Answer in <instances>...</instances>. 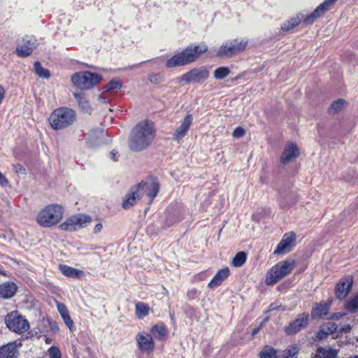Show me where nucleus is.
I'll use <instances>...</instances> for the list:
<instances>
[{"mask_svg": "<svg viewBox=\"0 0 358 358\" xmlns=\"http://www.w3.org/2000/svg\"><path fill=\"white\" fill-rule=\"evenodd\" d=\"M233 43V47H234L235 52L237 54L238 52L243 51L248 43V40L246 38H236L231 41Z\"/></svg>", "mask_w": 358, "mask_h": 358, "instance_id": "f704fd0d", "label": "nucleus"}, {"mask_svg": "<svg viewBox=\"0 0 358 358\" xmlns=\"http://www.w3.org/2000/svg\"><path fill=\"white\" fill-rule=\"evenodd\" d=\"M245 134V130L242 127H236L233 131V136L241 138Z\"/></svg>", "mask_w": 358, "mask_h": 358, "instance_id": "de8ad7c7", "label": "nucleus"}, {"mask_svg": "<svg viewBox=\"0 0 358 358\" xmlns=\"http://www.w3.org/2000/svg\"><path fill=\"white\" fill-rule=\"evenodd\" d=\"M257 331H258V329H254V330H253V332H252V334L254 335V334H257Z\"/></svg>", "mask_w": 358, "mask_h": 358, "instance_id": "4d7b16f0", "label": "nucleus"}, {"mask_svg": "<svg viewBox=\"0 0 358 358\" xmlns=\"http://www.w3.org/2000/svg\"><path fill=\"white\" fill-rule=\"evenodd\" d=\"M324 303L321 304H317V306L313 308L311 315L313 318H322L325 317L327 315L329 311L330 303Z\"/></svg>", "mask_w": 358, "mask_h": 358, "instance_id": "a878e982", "label": "nucleus"}, {"mask_svg": "<svg viewBox=\"0 0 358 358\" xmlns=\"http://www.w3.org/2000/svg\"><path fill=\"white\" fill-rule=\"evenodd\" d=\"M102 228H103V226H102L101 223L96 224L94 228V234L99 233L101 231Z\"/></svg>", "mask_w": 358, "mask_h": 358, "instance_id": "3c124183", "label": "nucleus"}, {"mask_svg": "<svg viewBox=\"0 0 358 358\" xmlns=\"http://www.w3.org/2000/svg\"><path fill=\"white\" fill-rule=\"evenodd\" d=\"M16 342L9 343L0 348V358H16L18 355Z\"/></svg>", "mask_w": 358, "mask_h": 358, "instance_id": "412c9836", "label": "nucleus"}, {"mask_svg": "<svg viewBox=\"0 0 358 358\" xmlns=\"http://www.w3.org/2000/svg\"><path fill=\"white\" fill-rule=\"evenodd\" d=\"M234 55H236V52L231 41H227L223 43L217 53V56L220 57H229Z\"/></svg>", "mask_w": 358, "mask_h": 358, "instance_id": "cd10ccee", "label": "nucleus"}, {"mask_svg": "<svg viewBox=\"0 0 358 358\" xmlns=\"http://www.w3.org/2000/svg\"><path fill=\"white\" fill-rule=\"evenodd\" d=\"M48 352L50 358H61V352L57 347H51Z\"/></svg>", "mask_w": 358, "mask_h": 358, "instance_id": "a18cd8bd", "label": "nucleus"}, {"mask_svg": "<svg viewBox=\"0 0 358 358\" xmlns=\"http://www.w3.org/2000/svg\"><path fill=\"white\" fill-rule=\"evenodd\" d=\"M343 316L341 313H334L330 318L338 320Z\"/></svg>", "mask_w": 358, "mask_h": 358, "instance_id": "5fc2aeb1", "label": "nucleus"}, {"mask_svg": "<svg viewBox=\"0 0 358 358\" xmlns=\"http://www.w3.org/2000/svg\"><path fill=\"white\" fill-rule=\"evenodd\" d=\"M6 94V90L4 87L0 85V105L1 104Z\"/></svg>", "mask_w": 358, "mask_h": 358, "instance_id": "8fccbe9b", "label": "nucleus"}, {"mask_svg": "<svg viewBox=\"0 0 358 358\" xmlns=\"http://www.w3.org/2000/svg\"><path fill=\"white\" fill-rule=\"evenodd\" d=\"M352 285V278L348 276L337 284L335 288V294L338 299H343L350 291Z\"/></svg>", "mask_w": 358, "mask_h": 358, "instance_id": "a211bd4d", "label": "nucleus"}, {"mask_svg": "<svg viewBox=\"0 0 358 358\" xmlns=\"http://www.w3.org/2000/svg\"><path fill=\"white\" fill-rule=\"evenodd\" d=\"M136 343L139 350L143 352H152L155 348L153 339L147 333H138L136 336Z\"/></svg>", "mask_w": 358, "mask_h": 358, "instance_id": "9b49d317", "label": "nucleus"}, {"mask_svg": "<svg viewBox=\"0 0 358 358\" xmlns=\"http://www.w3.org/2000/svg\"><path fill=\"white\" fill-rule=\"evenodd\" d=\"M209 77V71L203 66L194 68L182 75L181 81L187 83H201Z\"/></svg>", "mask_w": 358, "mask_h": 358, "instance_id": "1a4fd4ad", "label": "nucleus"}, {"mask_svg": "<svg viewBox=\"0 0 358 358\" xmlns=\"http://www.w3.org/2000/svg\"><path fill=\"white\" fill-rule=\"evenodd\" d=\"M192 121L193 117L192 115H186L180 125L176 129L173 134V140L178 143L180 142L187 134Z\"/></svg>", "mask_w": 358, "mask_h": 358, "instance_id": "4468645a", "label": "nucleus"}, {"mask_svg": "<svg viewBox=\"0 0 358 358\" xmlns=\"http://www.w3.org/2000/svg\"><path fill=\"white\" fill-rule=\"evenodd\" d=\"M303 18V13H300L297 14L295 17L289 19V20L284 22L281 25L282 30L287 31L292 30V29L296 27L302 21Z\"/></svg>", "mask_w": 358, "mask_h": 358, "instance_id": "c85d7f7f", "label": "nucleus"}, {"mask_svg": "<svg viewBox=\"0 0 358 358\" xmlns=\"http://www.w3.org/2000/svg\"><path fill=\"white\" fill-rule=\"evenodd\" d=\"M207 50L208 47L206 44H190L185 50L169 59L165 66L166 68H174L189 64L195 62Z\"/></svg>", "mask_w": 358, "mask_h": 358, "instance_id": "f03ea898", "label": "nucleus"}, {"mask_svg": "<svg viewBox=\"0 0 358 358\" xmlns=\"http://www.w3.org/2000/svg\"><path fill=\"white\" fill-rule=\"evenodd\" d=\"M338 0H324L321 4H320L317 7V12L320 11L322 15L330 10L331 6L337 1Z\"/></svg>", "mask_w": 358, "mask_h": 358, "instance_id": "4c0bfd02", "label": "nucleus"}, {"mask_svg": "<svg viewBox=\"0 0 358 358\" xmlns=\"http://www.w3.org/2000/svg\"><path fill=\"white\" fill-rule=\"evenodd\" d=\"M322 14L320 13V11L317 12V8L315 9V10L309 14V15H303V18L302 19V20H303V22L306 24H313L315 20L320 17Z\"/></svg>", "mask_w": 358, "mask_h": 358, "instance_id": "79ce46f5", "label": "nucleus"}, {"mask_svg": "<svg viewBox=\"0 0 358 358\" xmlns=\"http://www.w3.org/2000/svg\"><path fill=\"white\" fill-rule=\"evenodd\" d=\"M59 270L63 275L69 278H80L84 276L83 271L66 265H59Z\"/></svg>", "mask_w": 358, "mask_h": 358, "instance_id": "b1692460", "label": "nucleus"}, {"mask_svg": "<svg viewBox=\"0 0 358 358\" xmlns=\"http://www.w3.org/2000/svg\"><path fill=\"white\" fill-rule=\"evenodd\" d=\"M229 274L230 271L228 267L219 270L208 283V287L213 289L220 286L229 277Z\"/></svg>", "mask_w": 358, "mask_h": 358, "instance_id": "4be33fe9", "label": "nucleus"}, {"mask_svg": "<svg viewBox=\"0 0 358 358\" xmlns=\"http://www.w3.org/2000/svg\"><path fill=\"white\" fill-rule=\"evenodd\" d=\"M5 323L10 331L18 334H22L29 329V322L17 311L8 313L5 317Z\"/></svg>", "mask_w": 358, "mask_h": 358, "instance_id": "0eeeda50", "label": "nucleus"}, {"mask_svg": "<svg viewBox=\"0 0 358 358\" xmlns=\"http://www.w3.org/2000/svg\"><path fill=\"white\" fill-rule=\"evenodd\" d=\"M277 350L271 346H265L259 353L260 358H280L277 355Z\"/></svg>", "mask_w": 358, "mask_h": 358, "instance_id": "473e14b6", "label": "nucleus"}, {"mask_svg": "<svg viewBox=\"0 0 358 358\" xmlns=\"http://www.w3.org/2000/svg\"><path fill=\"white\" fill-rule=\"evenodd\" d=\"M196 293V292L195 290L189 291L187 292V296L189 299H193V298H194V296H195Z\"/></svg>", "mask_w": 358, "mask_h": 358, "instance_id": "603ef678", "label": "nucleus"}, {"mask_svg": "<svg viewBox=\"0 0 358 358\" xmlns=\"http://www.w3.org/2000/svg\"><path fill=\"white\" fill-rule=\"evenodd\" d=\"M322 326L329 335L335 333L337 329V325L334 322H327V323H324Z\"/></svg>", "mask_w": 358, "mask_h": 358, "instance_id": "37998d69", "label": "nucleus"}, {"mask_svg": "<svg viewBox=\"0 0 358 358\" xmlns=\"http://www.w3.org/2000/svg\"><path fill=\"white\" fill-rule=\"evenodd\" d=\"M149 80L152 83L158 84L164 80V76L160 73H151L149 76Z\"/></svg>", "mask_w": 358, "mask_h": 358, "instance_id": "c03bdc74", "label": "nucleus"}, {"mask_svg": "<svg viewBox=\"0 0 358 358\" xmlns=\"http://www.w3.org/2000/svg\"><path fill=\"white\" fill-rule=\"evenodd\" d=\"M150 310V306L143 302H138L136 303L135 313L138 319H143L148 315Z\"/></svg>", "mask_w": 358, "mask_h": 358, "instance_id": "c756f323", "label": "nucleus"}, {"mask_svg": "<svg viewBox=\"0 0 358 358\" xmlns=\"http://www.w3.org/2000/svg\"><path fill=\"white\" fill-rule=\"evenodd\" d=\"M18 287L13 282L7 281L0 285V298L8 299L12 298L16 293Z\"/></svg>", "mask_w": 358, "mask_h": 358, "instance_id": "aec40b11", "label": "nucleus"}, {"mask_svg": "<svg viewBox=\"0 0 358 358\" xmlns=\"http://www.w3.org/2000/svg\"><path fill=\"white\" fill-rule=\"evenodd\" d=\"M230 73V70L227 67H219L214 71V77L217 80H222L228 76Z\"/></svg>", "mask_w": 358, "mask_h": 358, "instance_id": "ea45409f", "label": "nucleus"}, {"mask_svg": "<svg viewBox=\"0 0 358 358\" xmlns=\"http://www.w3.org/2000/svg\"><path fill=\"white\" fill-rule=\"evenodd\" d=\"M136 186L138 188V190H139L138 192L142 197L144 195L149 197L150 202H152L155 198L159 189L158 184L155 182L148 183L141 182Z\"/></svg>", "mask_w": 358, "mask_h": 358, "instance_id": "f8f14e48", "label": "nucleus"}, {"mask_svg": "<svg viewBox=\"0 0 358 358\" xmlns=\"http://www.w3.org/2000/svg\"><path fill=\"white\" fill-rule=\"evenodd\" d=\"M338 351L331 348H322L320 347L317 348L316 355L313 358H337Z\"/></svg>", "mask_w": 358, "mask_h": 358, "instance_id": "393cba45", "label": "nucleus"}, {"mask_svg": "<svg viewBox=\"0 0 358 358\" xmlns=\"http://www.w3.org/2000/svg\"><path fill=\"white\" fill-rule=\"evenodd\" d=\"M76 120V112L66 107L55 109L50 114L48 122L54 130H62L71 126Z\"/></svg>", "mask_w": 358, "mask_h": 358, "instance_id": "7ed1b4c3", "label": "nucleus"}, {"mask_svg": "<svg viewBox=\"0 0 358 358\" xmlns=\"http://www.w3.org/2000/svg\"><path fill=\"white\" fill-rule=\"evenodd\" d=\"M37 45V41L34 38L27 37L23 38V44L18 45L16 48L17 54L20 57H27L32 53Z\"/></svg>", "mask_w": 358, "mask_h": 358, "instance_id": "ddd939ff", "label": "nucleus"}, {"mask_svg": "<svg viewBox=\"0 0 358 358\" xmlns=\"http://www.w3.org/2000/svg\"><path fill=\"white\" fill-rule=\"evenodd\" d=\"M278 308V306L275 303H271L270 306H269V308H268V311H272V310H276Z\"/></svg>", "mask_w": 358, "mask_h": 358, "instance_id": "6e6d98bb", "label": "nucleus"}, {"mask_svg": "<svg viewBox=\"0 0 358 358\" xmlns=\"http://www.w3.org/2000/svg\"><path fill=\"white\" fill-rule=\"evenodd\" d=\"M122 87V83L119 79H112L104 87L103 91L99 96L100 101L106 103L109 101L108 96L110 94L116 93Z\"/></svg>", "mask_w": 358, "mask_h": 358, "instance_id": "f3484780", "label": "nucleus"}, {"mask_svg": "<svg viewBox=\"0 0 358 358\" xmlns=\"http://www.w3.org/2000/svg\"><path fill=\"white\" fill-rule=\"evenodd\" d=\"M73 96L77 101L79 106L85 112H90V106L89 101L86 99V98L83 96L81 92H74Z\"/></svg>", "mask_w": 358, "mask_h": 358, "instance_id": "7c9ffc66", "label": "nucleus"}, {"mask_svg": "<svg viewBox=\"0 0 358 358\" xmlns=\"http://www.w3.org/2000/svg\"><path fill=\"white\" fill-rule=\"evenodd\" d=\"M296 235L294 233L285 234L274 250L275 254H281L290 251L294 244Z\"/></svg>", "mask_w": 358, "mask_h": 358, "instance_id": "dca6fc26", "label": "nucleus"}, {"mask_svg": "<svg viewBox=\"0 0 358 358\" xmlns=\"http://www.w3.org/2000/svg\"><path fill=\"white\" fill-rule=\"evenodd\" d=\"M102 76L90 71H79L71 76L74 86L80 90H90L97 85L102 80Z\"/></svg>", "mask_w": 358, "mask_h": 358, "instance_id": "423d86ee", "label": "nucleus"}, {"mask_svg": "<svg viewBox=\"0 0 358 358\" xmlns=\"http://www.w3.org/2000/svg\"><path fill=\"white\" fill-rule=\"evenodd\" d=\"M0 274H3V275H4V272H3V271H2L1 270H0Z\"/></svg>", "mask_w": 358, "mask_h": 358, "instance_id": "bf43d9fd", "label": "nucleus"}, {"mask_svg": "<svg viewBox=\"0 0 358 358\" xmlns=\"http://www.w3.org/2000/svg\"><path fill=\"white\" fill-rule=\"evenodd\" d=\"M328 335H329V334L324 329L323 326H322L320 329L319 330V331L317 333L316 337L318 340H323V339L326 338Z\"/></svg>", "mask_w": 358, "mask_h": 358, "instance_id": "49530a36", "label": "nucleus"}, {"mask_svg": "<svg viewBox=\"0 0 358 358\" xmlns=\"http://www.w3.org/2000/svg\"><path fill=\"white\" fill-rule=\"evenodd\" d=\"M34 72L40 78H49L50 77V73L47 69L41 66L39 62H36L34 64Z\"/></svg>", "mask_w": 358, "mask_h": 358, "instance_id": "72a5a7b5", "label": "nucleus"}, {"mask_svg": "<svg viewBox=\"0 0 358 358\" xmlns=\"http://www.w3.org/2000/svg\"><path fill=\"white\" fill-rule=\"evenodd\" d=\"M346 329H347V330H350V327L349 325H348V326L346 327Z\"/></svg>", "mask_w": 358, "mask_h": 358, "instance_id": "13d9d810", "label": "nucleus"}, {"mask_svg": "<svg viewBox=\"0 0 358 358\" xmlns=\"http://www.w3.org/2000/svg\"><path fill=\"white\" fill-rule=\"evenodd\" d=\"M63 214L64 209L61 205L50 204L40 211L36 221L43 227H51L60 222Z\"/></svg>", "mask_w": 358, "mask_h": 358, "instance_id": "20e7f679", "label": "nucleus"}, {"mask_svg": "<svg viewBox=\"0 0 358 358\" xmlns=\"http://www.w3.org/2000/svg\"><path fill=\"white\" fill-rule=\"evenodd\" d=\"M309 314L307 313H303L298 315L296 320L289 322V324L285 327V331L286 334H296L307 326Z\"/></svg>", "mask_w": 358, "mask_h": 358, "instance_id": "9d476101", "label": "nucleus"}, {"mask_svg": "<svg viewBox=\"0 0 358 358\" xmlns=\"http://www.w3.org/2000/svg\"><path fill=\"white\" fill-rule=\"evenodd\" d=\"M57 307L64 323L66 324V326L69 328L70 330H72V328L73 327V322L71 319V317L69 314V311L66 306L64 303H57Z\"/></svg>", "mask_w": 358, "mask_h": 358, "instance_id": "bb28decb", "label": "nucleus"}, {"mask_svg": "<svg viewBox=\"0 0 358 358\" xmlns=\"http://www.w3.org/2000/svg\"><path fill=\"white\" fill-rule=\"evenodd\" d=\"M299 155V150L297 146L293 143H288L280 156V163L285 165L289 164Z\"/></svg>", "mask_w": 358, "mask_h": 358, "instance_id": "2eb2a0df", "label": "nucleus"}, {"mask_svg": "<svg viewBox=\"0 0 358 358\" xmlns=\"http://www.w3.org/2000/svg\"><path fill=\"white\" fill-rule=\"evenodd\" d=\"M150 333L157 339L162 340L166 334V330L164 326L157 324L152 327Z\"/></svg>", "mask_w": 358, "mask_h": 358, "instance_id": "2f4dec72", "label": "nucleus"}, {"mask_svg": "<svg viewBox=\"0 0 358 358\" xmlns=\"http://www.w3.org/2000/svg\"><path fill=\"white\" fill-rule=\"evenodd\" d=\"M103 136V132L102 130H93L87 134V144L91 148L96 147L102 143Z\"/></svg>", "mask_w": 358, "mask_h": 358, "instance_id": "5701e85b", "label": "nucleus"}, {"mask_svg": "<svg viewBox=\"0 0 358 358\" xmlns=\"http://www.w3.org/2000/svg\"><path fill=\"white\" fill-rule=\"evenodd\" d=\"M345 101L344 99H338L334 101L329 108L330 113H336L341 111L345 106Z\"/></svg>", "mask_w": 358, "mask_h": 358, "instance_id": "58836bf2", "label": "nucleus"}, {"mask_svg": "<svg viewBox=\"0 0 358 358\" xmlns=\"http://www.w3.org/2000/svg\"><path fill=\"white\" fill-rule=\"evenodd\" d=\"M247 255L245 252H238L232 260V265L235 267L242 266L246 262Z\"/></svg>", "mask_w": 358, "mask_h": 358, "instance_id": "c9c22d12", "label": "nucleus"}, {"mask_svg": "<svg viewBox=\"0 0 358 358\" xmlns=\"http://www.w3.org/2000/svg\"><path fill=\"white\" fill-rule=\"evenodd\" d=\"M92 222V218L85 214H77L67 218L59 227L63 231H77L85 227Z\"/></svg>", "mask_w": 358, "mask_h": 358, "instance_id": "6e6552de", "label": "nucleus"}, {"mask_svg": "<svg viewBox=\"0 0 358 358\" xmlns=\"http://www.w3.org/2000/svg\"><path fill=\"white\" fill-rule=\"evenodd\" d=\"M138 191L136 186H134L130 189L123 200L122 208L124 209L130 208L142 198Z\"/></svg>", "mask_w": 358, "mask_h": 358, "instance_id": "6ab92c4d", "label": "nucleus"}, {"mask_svg": "<svg viewBox=\"0 0 358 358\" xmlns=\"http://www.w3.org/2000/svg\"><path fill=\"white\" fill-rule=\"evenodd\" d=\"M282 208H286V206H284L282 204H281Z\"/></svg>", "mask_w": 358, "mask_h": 358, "instance_id": "052dcab7", "label": "nucleus"}, {"mask_svg": "<svg viewBox=\"0 0 358 358\" xmlns=\"http://www.w3.org/2000/svg\"><path fill=\"white\" fill-rule=\"evenodd\" d=\"M8 185V180L6 178V177L0 171V186L6 187Z\"/></svg>", "mask_w": 358, "mask_h": 358, "instance_id": "09e8293b", "label": "nucleus"}, {"mask_svg": "<svg viewBox=\"0 0 358 358\" xmlns=\"http://www.w3.org/2000/svg\"><path fill=\"white\" fill-rule=\"evenodd\" d=\"M155 136L154 123L148 120L141 121L131 129L128 146L133 152L143 151L152 143Z\"/></svg>", "mask_w": 358, "mask_h": 358, "instance_id": "f257e3e1", "label": "nucleus"}, {"mask_svg": "<svg viewBox=\"0 0 358 358\" xmlns=\"http://www.w3.org/2000/svg\"><path fill=\"white\" fill-rule=\"evenodd\" d=\"M117 152H115V151H111L110 152V157L112 159H113L114 161H117Z\"/></svg>", "mask_w": 358, "mask_h": 358, "instance_id": "864d4df0", "label": "nucleus"}, {"mask_svg": "<svg viewBox=\"0 0 358 358\" xmlns=\"http://www.w3.org/2000/svg\"><path fill=\"white\" fill-rule=\"evenodd\" d=\"M298 352L299 347L297 345H292L282 352V355L280 356V358H288L289 357H293L298 354Z\"/></svg>", "mask_w": 358, "mask_h": 358, "instance_id": "a19ab883", "label": "nucleus"}, {"mask_svg": "<svg viewBox=\"0 0 358 358\" xmlns=\"http://www.w3.org/2000/svg\"><path fill=\"white\" fill-rule=\"evenodd\" d=\"M294 266L295 262L293 259H286L277 263L267 272L266 285H272L277 283L289 274Z\"/></svg>", "mask_w": 358, "mask_h": 358, "instance_id": "39448f33", "label": "nucleus"}, {"mask_svg": "<svg viewBox=\"0 0 358 358\" xmlns=\"http://www.w3.org/2000/svg\"><path fill=\"white\" fill-rule=\"evenodd\" d=\"M357 341H358V338H357Z\"/></svg>", "mask_w": 358, "mask_h": 358, "instance_id": "680f3d73", "label": "nucleus"}, {"mask_svg": "<svg viewBox=\"0 0 358 358\" xmlns=\"http://www.w3.org/2000/svg\"><path fill=\"white\" fill-rule=\"evenodd\" d=\"M345 307L350 313L358 312V292L347 301Z\"/></svg>", "mask_w": 358, "mask_h": 358, "instance_id": "e433bc0d", "label": "nucleus"}]
</instances>
